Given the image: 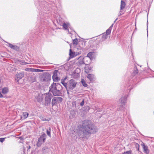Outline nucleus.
Segmentation results:
<instances>
[{"instance_id": "6", "label": "nucleus", "mask_w": 154, "mask_h": 154, "mask_svg": "<svg viewBox=\"0 0 154 154\" xmlns=\"http://www.w3.org/2000/svg\"><path fill=\"white\" fill-rule=\"evenodd\" d=\"M126 5L125 2L123 0H121L120 5V9L119 12L120 15H121L124 13V12L122 11L124 9Z\"/></svg>"}, {"instance_id": "23", "label": "nucleus", "mask_w": 154, "mask_h": 154, "mask_svg": "<svg viewBox=\"0 0 154 154\" xmlns=\"http://www.w3.org/2000/svg\"><path fill=\"white\" fill-rule=\"evenodd\" d=\"M81 82L82 84V85L85 87H87L88 86L87 84H86V82L83 79H82L81 80Z\"/></svg>"}, {"instance_id": "13", "label": "nucleus", "mask_w": 154, "mask_h": 154, "mask_svg": "<svg viewBox=\"0 0 154 154\" xmlns=\"http://www.w3.org/2000/svg\"><path fill=\"white\" fill-rule=\"evenodd\" d=\"M8 46L14 50H17L19 49V48L17 46L13 45L10 43H8Z\"/></svg>"}, {"instance_id": "41", "label": "nucleus", "mask_w": 154, "mask_h": 154, "mask_svg": "<svg viewBox=\"0 0 154 154\" xmlns=\"http://www.w3.org/2000/svg\"><path fill=\"white\" fill-rule=\"evenodd\" d=\"M27 148H28V149H29L31 148V146H29L27 147Z\"/></svg>"}, {"instance_id": "1", "label": "nucleus", "mask_w": 154, "mask_h": 154, "mask_svg": "<svg viewBox=\"0 0 154 154\" xmlns=\"http://www.w3.org/2000/svg\"><path fill=\"white\" fill-rule=\"evenodd\" d=\"M97 131V128L89 124L87 121H84L79 127L76 133L80 138L85 140L87 139L91 134L95 133Z\"/></svg>"}, {"instance_id": "11", "label": "nucleus", "mask_w": 154, "mask_h": 154, "mask_svg": "<svg viewBox=\"0 0 154 154\" xmlns=\"http://www.w3.org/2000/svg\"><path fill=\"white\" fill-rule=\"evenodd\" d=\"M17 79L16 80H17V82L19 83V80L21 79L24 76V74L23 73H19L17 74L16 75Z\"/></svg>"}, {"instance_id": "36", "label": "nucleus", "mask_w": 154, "mask_h": 154, "mask_svg": "<svg viewBox=\"0 0 154 154\" xmlns=\"http://www.w3.org/2000/svg\"><path fill=\"white\" fill-rule=\"evenodd\" d=\"M67 79V77H66L64 79H61V82L63 81L64 82H65V80L66 79Z\"/></svg>"}, {"instance_id": "26", "label": "nucleus", "mask_w": 154, "mask_h": 154, "mask_svg": "<svg viewBox=\"0 0 154 154\" xmlns=\"http://www.w3.org/2000/svg\"><path fill=\"white\" fill-rule=\"evenodd\" d=\"M111 29H110L109 28L107 29L106 31V33H105L106 35L108 36V35H109L111 32Z\"/></svg>"}, {"instance_id": "39", "label": "nucleus", "mask_w": 154, "mask_h": 154, "mask_svg": "<svg viewBox=\"0 0 154 154\" xmlns=\"http://www.w3.org/2000/svg\"><path fill=\"white\" fill-rule=\"evenodd\" d=\"M3 97V95L2 94L1 92H0V98Z\"/></svg>"}, {"instance_id": "45", "label": "nucleus", "mask_w": 154, "mask_h": 154, "mask_svg": "<svg viewBox=\"0 0 154 154\" xmlns=\"http://www.w3.org/2000/svg\"><path fill=\"white\" fill-rule=\"evenodd\" d=\"M117 20V19H116V20H115L114 21V23L116 22V21Z\"/></svg>"}, {"instance_id": "44", "label": "nucleus", "mask_w": 154, "mask_h": 154, "mask_svg": "<svg viewBox=\"0 0 154 154\" xmlns=\"http://www.w3.org/2000/svg\"><path fill=\"white\" fill-rule=\"evenodd\" d=\"M67 93L68 94V95H69V92L68 91H67Z\"/></svg>"}, {"instance_id": "31", "label": "nucleus", "mask_w": 154, "mask_h": 154, "mask_svg": "<svg viewBox=\"0 0 154 154\" xmlns=\"http://www.w3.org/2000/svg\"><path fill=\"white\" fill-rule=\"evenodd\" d=\"M123 154H131V152L130 151H127L124 152Z\"/></svg>"}, {"instance_id": "19", "label": "nucleus", "mask_w": 154, "mask_h": 154, "mask_svg": "<svg viewBox=\"0 0 154 154\" xmlns=\"http://www.w3.org/2000/svg\"><path fill=\"white\" fill-rule=\"evenodd\" d=\"M8 88H7L5 87L2 89V92L3 94H6L8 92Z\"/></svg>"}, {"instance_id": "37", "label": "nucleus", "mask_w": 154, "mask_h": 154, "mask_svg": "<svg viewBox=\"0 0 154 154\" xmlns=\"http://www.w3.org/2000/svg\"><path fill=\"white\" fill-rule=\"evenodd\" d=\"M113 24H112V25L109 27V29H112V27H113Z\"/></svg>"}, {"instance_id": "14", "label": "nucleus", "mask_w": 154, "mask_h": 154, "mask_svg": "<svg viewBox=\"0 0 154 154\" xmlns=\"http://www.w3.org/2000/svg\"><path fill=\"white\" fill-rule=\"evenodd\" d=\"M43 98L44 97L42 95L38 96L37 98L38 102L40 103L42 102L43 101Z\"/></svg>"}, {"instance_id": "46", "label": "nucleus", "mask_w": 154, "mask_h": 154, "mask_svg": "<svg viewBox=\"0 0 154 154\" xmlns=\"http://www.w3.org/2000/svg\"><path fill=\"white\" fill-rule=\"evenodd\" d=\"M43 80L44 81H45V79H43Z\"/></svg>"}, {"instance_id": "22", "label": "nucleus", "mask_w": 154, "mask_h": 154, "mask_svg": "<svg viewBox=\"0 0 154 154\" xmlns=\"http://www.w3.org/2000/svg\"><path fill=\"white\" fill-rule=\"evenodd\" d=\"M61 83L66 88L67 90L68 91L67 88L68 87V82L66 83L65 82L63 81L61 82Z\"/></svg>"}, {"instance_id": "30", "label": "nucleus", "mask_w": 154, "mask_h": 154, "mask_svg": "<svg viewBox=\"0 0 154 154\" xmlns=\"http://www.w3.org/2000/svg\"><path fill=\"white\" fill-rule=\"evenodd\" d=\"M30 71L32 72H36V69H29Z\"/></svg>"}, {"instance_id": "7", "label": "nucleus", "mask_w": 154, "mask_h": 154, "mask_svg": "<svg viewBox=\"0 0 154 154\" xmlns=\"http://www.w3.org/2000/svg\"><path fill=\"white\" fill-rule=\"evenodd\" d=\"M58 71L55 70L53 72V75L52 76V79L54 81L57 82L60 80V78L57 76V73Z\"/></svg>"}, {"instance_id": "40", "label": "nucleus", "mask_w": 154, "mask_h": 154, "mask_svg": "<svg viewBox=\"0 0 154 154\" xmlns=\"http://www.w3.org/2000/svg\"><path fill=\"white\" fill-rule=\"evenodd\" d=\"M30 69V68H26V71H29V70H30L29 69Z\"/></svg>"}, {"instance_id": "29", "label": "nucleus", "mask_w": 154, "mask_h": 154, "mask_svg": "<svg viewBox=\"0 0 154 154\" xmlns=\"http://www.w3.org/2000/svg\"><path fill=\"white\" fill-rule=\"evenodd\" d=\"M135 146L138 151H139V145L137 143H136L135 145Z\"/></svg>"}, {"instance_id": "21", "label": "nucleus", "mask_w": 154, "mask_h": 154, "mask_svg": "<svg viewBox=\"0 0 154 154\" xmlns=\"http://www.w3.org/2000/svg\"><path fill=\"white\" fill-rule=\"evenodd\" d=\"M58 103H60L62 101L63 99L60 97H56Z\"/></svg>"}, {"instance_id": "43", "label": "nucleus", "mask_w": 154, "mask_h": 154, "mask_svg": "<svg viewBox=\"0 0 154 154\" xmlns=\"http://www.w3.org/2000/svg\"><path fill=\"white\" fill-rule=\"evenodd\" d=\"M85 72L86 73H88V72H89V71H87V69H86V70H85Z\"/></svg>"}, {"instance_id": "38", "label": "nucleus", "mask_w": 154, "mask_h": 154, "mask_svg": "<svg viewBox=\"0 0 154 154\" xmlns=\"http://www.w3.org/2000/svg\"><path fill=\"white\" fill-rule=\"evenodd\" d=\"M72 134H74V135H75V136H76V137L77 136V134H76V133L75 131H74L73 133L72 132Z\"/></svg>"}, {"instance_id": "17", "label": "nucleus", "mask_w": 154, "mask_h": 154, "mask_svg": "<svg viewBox=\"0 0 154 154\" xmlns=\"http://www.w3.org/2000/svg\"><path fill=\"white\" fill-rule=\"evenodd\" d=\"M108 36L106 35L105 33H103L102 35V38H101L102 41H103L104 40L107 38Z\"/></svg>"}, {"instance_id": "32", "label": "nucleus", "mask_w": 154, "mask_h": 154, "mask_svg": "<svg viewBox=\"0 0 154 154\" xmlns=\"http://www.w3.org/2000/svg\"><path fill=\"white\" fill-rule=\"evenodd\" d=\"M87 57H89L90 58H91L92 57V56H91V53H88L87 56Z\"/></svg>"}, {"instance_id": "34", "label": "nucleus", "mask_w": 154, "mask_h": 154, "mask_svg": "<svg viewBox=\"0 0 154 154\" xmlns=\"http://www.w3.org/2000/svg\"><path fill=\"white\" fill-rule=\"evenodd\" d=\"M36 72H43L44 70L42 69H36Z\"/></svg>"}, {"instance_id": "8", "label": "nucleus", "mask_w": 154, "mask_h": 154, "mask_svg": "<svg viewBox=\"0 0 154 154\" xmlns=\"http://www.w3.org/2000/svg\"><path fill=\"white\" fill-rule=\"evenodd\" d=\"M127 97L126 96H125L123 97H121L120 99V100L121 102V106H124L125 105V103L126 102Z\"/></svg>"}, {"instance_id": "5", "label": "nucleus", "mask_w": 154, "mask_h": 154, "mask_svg": "<svg viewBox=\"0 0 154 154\" xmlns=\"http://www.w3.org/2000/svg\"><path fill=\"white\" fill-rule=\"evenodd\" d=\"M76 82L73 79H71L68 82V88L70 90H72L76 86Z\"/></svg>"}, {"instance_id": "35", "label": "nucleus", "mask_w": 154, "mask_h": 154, "mask_svg": "<svg viewBox=\"0 0 154 154\" xmlns=\"http://www.w3.org/2000/svg\"><path fill=\"white\" fill-rule=\"evenodd\" d=\"M5 138H0V141L1 142H3L5 140Z\"/></svg>"}, {"instance_id": "27", "label": "nucleus", "mask_w": 154, "mask_h": 154, "mask_svg": "<svg viewBox=\"0 0 154 154\" xmlns=\"http://www.w3.org/2000/svg\"><path fill=\"white\" fill-rule=\"evenodd\" d=\"M63 28L65 29L66 30L67 29L68 26L65 23H63Z\"/></svg>"}, {"instance_id": "20", "label": "nucleus", "mask_w": 154, "mask_h": 154, "mask_svg": "<svg viewBox=\"0 0 154 154\" xmlns=\"http://www.w3.org/2000/svg\"><path fill=\"white\" fill-rule=\"evenodd\" d=\"M77 101L78 102H79L80 101H81L80 103V105L81 106H83L84 105V100L83 99H78L77 100Z\"/></svg>"}, {"instance_id": "24", "label": "nucleus", "mask_w": 154, "mask_h": 154, "mask_svg": "<svg viewBox=\"0 0 154 154\" xmlns=\"http://www.w3.org/2000/svg\"><path fill=\"white\" fill-rule=\"evenodd\" d=\"M51 128L50 127L49 128L48 130H47V135L50 137H51Z\"/></svg>"}, {"instance_id": "33", "label": "nucleus", "mask_w": 154, "mask_h": 154, "mask_svg": "<svg viewBox=\"0 0 154 154\" xmlns=\"http://www.w3.org/2000/svg\"><path fill=\"white\" fill-rule=\"evenodd\" d=\"M32 76L33 78L32 81V82H34L35 80V75H32Z\"/></svg>"}, {"instance_id": "10", "label": "nucleus", "mask_w": 154, "mask_h": 154, "mask_svg": "<svg viewBox=\"0 0 154 154\" xmlns=\"http://www.w3.org/2000/svg\"><path fill=\"white\" fill-rule=\"evenodd\" d=\"M42 151L43 154H47L49 153V149L48 147L45 146L42 147Z\"/></svg>"}, {"instance_id": "47", "label": "nucleus", "mask_w": 154, "mask_h": 154, "mask_svg": "<svg viewBox=\"0 0 154 154\" xmlns=\"http://www.w3.org/2000/svg\"><path fill=\"white\" fill-rule=\"evenodd\" d=\"M23 150H24H24H25V148H23Z\"/></svg>"}, {"instance_id": "25", "label": "nucleus", "mask_w": 154, "mask_h": 154, "mask_svg": "<svg viewBox=\"0 0 154 154\" xmlns=\"http://www.w3.org/2000/svg\"><path fill=\"white\" fill-rule=\"evenodd\" d=\"M78 59H79V63L80 64H82L84 63V61L83 60V58L82 57H80Z\"/></svg>"}, {"instance_id": "12", "label": "nucleus", "mask_w": 154, "mask_h": 154, "mask_svg": "<svg viewBox=\"0 0 154 154\" xmlns=\"http://www.w3.org/2000/svg\"><path fill=\"white\" fill-rule=\"evenodd\" d=\"M87 78L91 81H94V77L93 74H89L88 75Z\"/></svg>"}, {"instance_id": "9", "label": "nucleus", "mask_w": 154, "mask_h": 154, "mask_svg": "<svg viewBox=\"0 0 154 154\" xmlns=\"http://www.w3.org/2000/svg\"><path fill=\"white\" fill-rule=\"evenodd\" d=\"M141 145L143 149L144 152L146 154H149V151L148 149V147L147 146H146L143 143L141 144Z\"/></svg>"}, {"instance_id": "18", "label": "nucleus", "mask_w": 154, "mask_h": 154, "mask_svg": "<svg viewBox=\"0 0 154 154\" xmlns=\"http://www.w3.org/2000/svg\"><path fill=\"white\" fill-rule=\"evenodd\" d=\"M69 55L71 58H72L75 57V52L72 51L71 49L69 50Z\"/></svg>"}, {"instance_id": "4", "label": "nucleus", "mask_w": 154, "mask_h": 154, "mask_svg": "<svg viewBox=\"0 0 154 154\" xmlns=\"http://www.w3.org/2000/svg\"><path fill=\"white\" fill-rule=\"evenodd\" d=\"M52 97V95L48 93L45 94V105L46 106L50 105L51 104V98Z\"/></svg>"}, {"instance_id": "28", "label": "nucleus", "mask_w": 154, "mask_h": 154, "mask_svg": "<svg viewBox=\"0 0 154 154\" xmlns=\"http://www.w3.org/2000/svg\"><path fill=\"white\" fill-rule=\"evenodd\" d=\"M78 43V40L77 38L73 40V44L74 45H77Z\"/></svg>"}, {"instance_id": "42", "label": "nucleus", "mask_w": 154, "mask_h": 154, "mask_svg": "<svg viewBox=\"0 0 154 154\" xmlns=\"http://www.w3.org/2000/svg\"><path fill=\"white\" fill-rule=\"evenodd\" d=\"M91 69L92 68L91 67L88 68L89 70H91Z\"/></svg>"}, {"instance_id": "16", "label": "nucleus", "mask_w": 154, "mask_h": 154, "mask_svg": "<svg viewBox=\"0 0 154 154\" xmlns=\"http://www.w3.org/2000/svg\"><path fill=\"white\" fill-rule=\"evenodd\" d=\"M29 114L26 112H23L22 114V116L21 117V118H23V119H26L28 117Z\"/></svg>"}, {"instance_id": "15", "label": "nucleus", "mask_w": 154, "mask_h": 154, "mask_svg": "<svg viewBox=\"0 0 154 154\" xmlns=\"http://www.w3.org/2000/svg\"><path fill=\"white\" fill-rule=\"evenodd\" d=\"M52 106L55 105L56 104H57L58 103L57 101V99L56 98V97H54L53 98L52 100Z\"/></svg>"}, {"instance_id": "2", "label": "nucleus", "mask_w": 154, "mask_h": 154, "mask_svg": "<svg viewBox=\"0 0 154 154\" xmlns=\"http://www.w3.org/2000/svg\"><path fill=\"white\" fill-rule=\"evenodd\" d=\"M62 89V86L58 83L53 82L50 87L49 91L51 92L54 96H59L61 93L60 90Z\"/></svg>"}, {"instance_id": "48", "label": "nucleus", "mask_w": 154, "mask_h": 154, "mask_svg": "<svg viewBox=\"0 0 154 154\" xmlns=\"http://www.w3.org/2000/svg\"><path fill=\"white\" fill-rule=\"evenodd\" d=\"M148 32V31H147V32ZM148 33H147V35H148Z\"/></svg>"}, {"instance_id": "3", "label": "nucleus", "mask_w": 154, "mask_h": 154, "mask_svg": "<svg viewBox=\"0 0 154 154\" xmlns=\"http://www.w3.org/2000/svg\"><path fill=\"white\" fill-rule=\"evenodd\" d=\"M46 135L45 134L43 133L38 138L36 145L38 147H40L44 143L46 139Z\"/></svg>"}]
</instances>
